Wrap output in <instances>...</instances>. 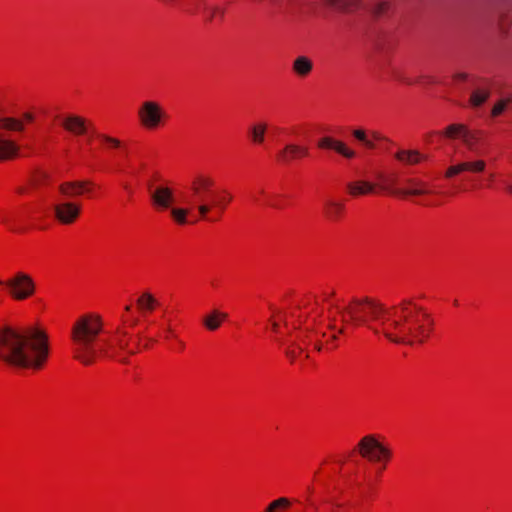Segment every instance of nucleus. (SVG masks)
I'll use <instances>...</instances> for the list:
<instances>
[{"label":"nucleus","instance_id":"1","mask_svg":"<svg viewBox=\"0 0 512 512\" xmlns=\"http://www.w3.org/2000/svg\"><path fill=\"white\" fill-rule=\"evenodd\" d=\"M50 354L49 337L45 330L34 327L0 330V360L8 366L41 370Z\"/></svg>","mask_w":512,"mask_h":512},{"label":"nucleus","instance_id":"2","mask_svg":"<svg viewBox=\"0 0 512 512\" xmlns=\"http://www.w3.org/2000/svg\"><path fill=\"white\" fill-rule=\"evenodd\" d=\"M433 327V320L412 301H403L393 308L392 318L382 324V334L395 343H422Z\"/></svg>","mask_w":512,"mask_h":512},{"label":"nucleus","instance_id":"3","mask_svg":"<svg viewBox=\"0 0 512 512\" xmlns=\"http://www.w3.org/2000/svg\"><path fill=\"white\" fill-rule=\"evenodd\" d=\"M393 308L387 309L377 299L364 297L354 299L347 307L340 311L337 308L329 310V328L335 330L337 323L361 326L369 325L377 333H382V324L388 318H392Z\"/></svg>","mask_w":512,"mask_h":512},{"label":"nucleus","instance_id":"4","mask_svg":"<svg viewBox=\"0 0 512 512\" xmlns=\"http://www.w3.org/2000/svg\"><path fill=\"white\" fill-rule=\"evenodd\" d=\"M104 331V322L97 313H85L73 322L70 331L73 358L85 366L100 356L97 343Z\"/></svg>","mask_w":512,"mask_h":512},{"label":"nucleus","instance_id":"5","mask_svg":"<svg viewBox=\"0 0 512 512\" xmlns=\"http://www.w3.org/2000/svg\"><path fill=\"white\" fill-rule=\"evenodd\" d=\"M137 120L146 131H157L166 126L169 115L164 105L154 99L142 101L137 108Z\"/></svg>","mask_w":512,"mask_h":512},{"label":"nucleus","instance_id":"6","mask_svg":"<svg viewBox=\"0 0 512 512\" xmlns=\"http://www.w3.org/2000/svg\"><path fill=\"white\" fill-rule=\"evenodd\" d=\"M359 455L373 464H379L381 471L391 461L393 453L390 447L382 443L375 435L364 436L357 445Z\"/></svg>","mask_w":512,"mask_h":512},{"label":"nucleus","instance_id":"7","mask_svg":"<svg viewBox=\"0 0 512 512\" xmlns=\"http://www.w3.org/2000/svg\"><path fill=\"white\" fill-rule=\"evenodd\" d=\"M232 200L233 195L227 189L214 190L197 205L200 219L211 221L219 219Z\"/></svg>","mask_w":512,"mask_h":512},{"label":"nucleus","instance_id":"8","mask_svg":"<svg viewBox=\"0 0 512 512\" xmlns=\"http://www.w3.org/2000/svg\"><path fill=\"white\" fill-rule=\"evenodd\" d=\"M9 295L16 301H24L34 296L36 284L25 272H17L5 282Z\"/></svg>","mask_w":512,"mask_h":512},{"label":"nucleus","instance_id":"9","mask_svg":"<svg viewBox=\"0 0 512 512\" xmlns=\"http://www.w3.org/2000/svg\"><path fill=\"white\" fill-rule=\"evenodd\" d=\"M53 218L62 226H73L82 215L81 203L74 201H62L53 205Z\"/></svg>","mask_w":512,"mask_h":512},{"label":"nucleus","instance_id":"10","mask_svg":"<svg viewBox=\"0 0 512 512\" xmlns=\"http://www.w3.org/2000/svg\"><path fill=\"white\" fill-rule=\"evenodd\" d=\"M96 184L90 180L66 181L58 186L59 193L66 198H77L93 194Z\"/></svg>","mask_w":512,"mask_h":512},{"label":"nucleus","instance_id":"11","mask_svg":"<svg viewBox=\"0 0 512 512\" xmlns=\"http://www.w3.org/2000/svg\"><path fill=\"white\" fill-rule=\"evenodd\" d=\"M92 126L91 121L77 114H67L61 119V127L76 137L86 136Z\"/></svg>","mask_w":512,"mask_h":512},{"label":"nucleus","instance_id":"12","mask_svg":"<svg viewBox=\"0 0 512 512\" xmlns=\"http://www.w3.org/2000/svg\"><path fill=\"white\" fill-rule=\"evenodd\" d=\"M317 148L320 150H332L344 159L352 160L357 157V152L342 140L332 136H323L317 141Z\"/></svg>","mask_w":512,"mask_h":512},{"label":"nucleus","instance_id":"13","mask_svg":"<svg viewBox=\"0 0 512 512\" xmlns=\"http://www.w3.org/2000/svg\"><path fill=\"white\" fill-rule=\"evenodd\" d=\"M215 180L207 174H197L190 183L191 195L201 201L209 196L215 189Z\"/></svg>","mask_w":512,"mask_h":512},{"label":"nucleus","instance_id":"14","mask_svg":"<svg viewBox=\"0 0 512 512\" xmlns=\"http://www.w3.org/2000/svg\"><path fill=\"white\" fill-rule=\"evenodd\" d=\"M151 204L157 211L170 209L175 202L174 190L166 185L156 186L150 194Z\"/></svg>","mask_w":512,"mask_h":512},{"label":"nucleus","instance_id":"15","mask_svg":"<svg viewBox=\"0 0 512 512\" xmlns=\"http://www.w3.org/2000/svg\"><path fill=\"white\" fill-rule=\"evenodd\" d=\"M487 163L483 159H475L471 161H463L449 166L444 174L446 179L454 178L463 172L472 174H481L486 170Z\"/></svg>","mask_w":512,"mask_h":512},{"label":"nucleus","instance_id":"16","mask_svg":"<svg viewBox=\"0 0 512 512\" xmlns=\"http://www.w3.org/2000/svg\"><path fill=\"white\" fill-rule=\"evenodd\" d=\"M309 156V148L307 146L290 143L285 145L276 154V161L280 164H290L295 160H300Z\"/></svg>","mask_w":512,"mask_h":512},{"label":"nucleus","instance_id":"17","mask_svg":"<svg viewBox=\"0 0 512 512\" xmlns=\"http://www.w3.org/2000/svg\"><path fill=\"white\" fill-rule=\"evenodd\" d=\"M492 92V86L489 81L484 80L479 83L471 92L468 103L472 108H479L487 102Z\"/></svg>","mask_w":512,"mask_h":512},{"label":"nucleus","instance_id":"18","mask_svg":"<svg viewBox=\"0 0 512 512\" xmlns=\"http://www.w3.org/2000/svg\"><path fill=\"white\" fill-rule=\"evenodd\" d=\"M322 211L327 220L338 222L344 217L346 207L343 201L330 198L324 202Z\"/></svg>","mask_w":512,"mask_h":512},{"label":"nucleus","instance_id":"19","mask_svg":"<svg viewBox=\"0 0 512 512\" xmlns=\"http://www.w3.org/2000/svg\"><path fill=\"white\" fill-rule=\"evenodd\" d=\"M21 148L14 141L0 135V162L12 161L20 156Z\"/></svg>","mask_w":512,"mask_h":512},{"label":"nucleus","instance_id":"20","mask_svg":"<svg viewBox=\"0 0 512 512\" xmlns=\"http://www.w3.org/2000/svg\"><path fill=\"white\" fill-rule=\"evenodd\" d=\"M375 190L376 184L364 180L351 181L346 184V192L353 198L373 194Z\"/></svg>","mask_w":512,"mask_h":512},{"label":"nucleus","instance_id":"21","mask_svg":"<svg viewBox=\"0 0 512 512\" xmlns=\"http://www.w3.org/2000/svg\"><path fill=\"white\" fill-rule=\"evenodd\" d=\"M395 158L408 166L419 165L428 160V156L418 150H399L395 153Z\"/></svg>","mask_w":512,"mask_h":512},{"label":"nucleus","instance_id":"22","mask_svg":"<svg viewBox=\"0 0 512 512\" xmlns=\"http://www.w3.org/2000/svg\"><path fill=\"white\" fill-rule=\"evenodd\" d=\"M313 61L308 56H298L292 63V72L300 77L306 78L313 71Z\"/></svg>","mask_w":512,"mask_h":512},{"label":"nucleus","instance_id":"23","mask_svg":"<svg viewBox=\"0 0 512 512\" xmlns=\"http://www.w3.org/2000/svg\"><path fill=\"white\" fill-rule=\"evenodd\" d=\"M269 322L271 324L272 331L275 333L279 332L281 323H284L285 326L291 325L294 328H300V323H301L299 321V325H297L296 323L291 322L290 319L288 318L287 314L284 311L276 309V308L272 309V313L270 315Z\"/></svg>","mask_w":512,"mask_h":512},{"label":"nucleus","instance_id":"24","mask_svg":"<svg viewBox=\"0 0 512 512\" xmlns=\"http://www.w3.org/2000/svg\"><path fill=\"white\" fill-rule=\"evenodd\" d=\"M352 136L363 144L367 149H374L376 147L374 141L380 140V136L376 132H367L364 129H354Z\"/></svg>","mask_w":512,"mask_h":512},{"label":"nucleus","instance_id":"25","mask_svg":"<svg viewBox=\"0 0 512 512\" xmlns=\"http://www.w3.org/2000/svg\"><path fill=\"white\" fill-rule=\"evenodd\" d=\"M267 124L264 122H258L253 124L248 130V137L254 145H262L265 141V135L267 132Z\"/></svg>","mask_w":512,"mask_h":512},{"label":"nucleus","instance_id":"26","mask_svg":"<svg viewBox=\"0 0 512 512\" xmlns=\"http://www.w3.org/2000/svg\"><path fill=\"white\" fill-rule=\"evenodd\" d=\"M24 129L25 126L21 119L14 117H0V135H4L5 131L23 132Z\"/></svg>","mask_w":512,"mask_h":512},{"label":"nucleus","instance_id":"27","mask_svg":"<svg viewBox=\"0 0 512 512\" xmlns=\"http://www.w3.org/2000/svg\"><path fill=\"white\" fill-rule=\"evenodd\" d=\"M227 313L213 310L203 319V325L210 331L217 330L227 318Z\"/></svg>","mask_w":512,"mask_h":512},{"label":"nucleus","instance_id":"28","mask_svg":"<svg viewBox=\"0 0 512 512\" xmlns=\"http://www.w3.org/2000/svg\"><path fill=\"white\" fill-rule=\"evenodd\" d=\"M468 126L462 123H453L448 125L443 131L442 136L449 140H463Z\"/></svg>","mask_w":512,"mask_h":512},{"label":"nucleus","instance_id":"29","mask_svg":"<svg viewBox=\"0 0 512 512\" xmlns=\"http://www.w3.org/2000/svg\"><path fill=\"white\" fill-rule=\"evenodd\" d=\"M159 301L150 292H143L136 300L137 308L143 312H152L158 306Z\"/></svg>","mask_w":512,"mask_h":512},{"label":"nucleus","instance_id":"30","mask_svg":"<svg viewBox=\"0 0 512 512\" xmlns=\"http://www.w3.org/2000/svg\"><path fill=\"white\" fill-rule=\"evenodd\" d=\"M324 3L330 8L342 11L350 12L357 9L360 5V0H323Z\"/></svg>","mask_w":512,"mask_h":512},{"label":"nucleus","instance_id":"31","mask_svg":"<svg viewBox=\"0 0 512 512\" xmlns=\"http://www.w3.org/2000/svg\"><path fill=\"white\" fill-rule=\"evenodd\" d=\"M483 136L484 132L482 130L468 128L462 142L468 150L474 151L483 139Z\"/></svg>","mask_w":512,"mask_h":512},{"label":"nucleus","instance_id":"32","mask_svg":"<svg viewBox=\"0 0 512 512\" xmlns=\"http://www.w3.org/2000/svg\"><path fill=\"white\" fill-rule=\"evenodd\" d=\"M169 210L170 216L176 224L181 226L187 224V216L189 214V209L172 206Z\"/></svg>","mask_w":512,"mask_h":512},{"label":"nucleus","instance_id":"33","mask_svg":"<svg viewBox=\"0 0 512 512\" xmlns=\"http://www.w3.org/2000/svg\"><path fill=\"white\" fill-rule=\"evenodd\" d=\"M291 506V502L288 498L282 497L277 500H274L269 504L266 508L265 512H281L286 511Z\"/></svg>","mask_w":512,"mask_h":512},{"label":"nucleus","instance_id":"34","mask_svg":"<svg viewBox=\"0 0 512 512\" xmlns=\"http://www.w3.org/2000/svg\"><path fill=\"white\" fill-rule=\"evenodd\" d=\"M411 183H415V187L414 188H410V189H407L403 192L404 195L406 196H421V195H426V194H430L431 192L426 188L427 185L426 183L424 182H415V181H410Z\"/></svg>","mask_w":512,"mask_h":512},{"label":"nucleus","instance_id":"35","mask_svg":"<svg viewBox=\"0 0 512 512\" xmlns=\"http://www.w3.org/2000/svg\"><path fill=\"white\" fill-rule=\"evenodd\" d=\"M400 82L406 85H414V84H434L436 81L430 76H420L418 78H398Z\"/></svg>","mask_w":512,"mask_h":512},{"label":"nucleus","instance_id":"36","mask_svg":"<svg viewBox=\"0 0 512 512\" xmlns=\"http://www.w3.org/2000/svg\"><path fill=\"white\" fill-rule=\"evenodd\" d=\"M511 102H512L511 98L501 99L498 102H496L491 110V116L492 117L500 116L506 110L509 103H511Z\"/></svg>","mask_w":512,"mask_h":512},{"label":"nucleus","instance_id":"37","mask_svg":"<svg viewBox=\"0 0 512 512\" xmlns=\"http://www.w3.org/2000/svg\"><path fill=\"white\" fill-rule=\"evenodd\" d=\"M390 3L388 1L382 0L376 3L372 9V13L379 17L386 14L390 9Z\"/></svg>","mask_w":512,"mask_h":512},{"label":"nucleus","instance_id":"38","mask_svg":"<svg viewBox=\"0 0 512 512\" xmlns=\"http://www.w3.org/2000/svg\"><path fill=\"white\" fill-rule=\"evenodd\" d=\"M99 138L109 149H118L121 147V141L117 138L108 135H100Z\"/></svg>","mask_w":512,"mask_h":512},{"label":"nucleus","instance_id":"39","mask_svg":"<svg viewBox=\"0 0 512 512\" xmlns=\"http://www.w3.org/2000/svg\"><path fill=\"white\" fill-rule=\"evenodd\" d=\"M316 321V315H310L305 320V328L309 330Z\"/></svg>","mask_w":512,"mask_h":512},{"label":"nucleus","instance_id":"40","mask_svg":"<svg viewBox=\"0 0 512 512\" xmlns=\"http://www.w3.org/2000/svg\"><path fill=\"white\" fill-rule=\"evenodd\" d=\"M468 78L466 73H456L453 75V80L457 82H463Z\"/></svg>","mask_w":512,"mask_h":512},{"label":"nucleus","instance_id":"41","mask_svg":"<svg viewBox=\"0 0 512 512\" xmlns=\"http://www.w3.org/2000/svg\"><path fill=\"white\" fill-rule=\"evenodd\" d=\"M24 122L31 123L34 121V115L30 112H25L23 114V118L21 119Z\"/></svg>","mask_w":512,"mask_h":512},{"label":"nucleus","instance_id":"42","mask_svg":"<svg viewBox=\"0 0 512 512\" xmlns=\"http://www.w3.org/2000/svg\"><path fill=\"white\" fill-rule=\"evenodd\" d=\"M175 337H176L175 331L173 330V328L170 325H168L167 329H166V336H165V338L166 339H172V338H175Z\"/></svg>","mask_w":512,"mask_h":512},{"label":"nucleus","instance_id":"43","mask_svg":"<svg viewBox=\"0 0 512 512\" xmlns=\"http://www.w3.org/2000/svg\"><path fill=\"white\" fill-rule=\"evenodd\" d=\"M223 12L220 8L215 7L212 9L211 18L216 17L217 15L222 16Z\"/></svg>","mask_w":512,"mask_h":512},{"label":"nucleus","instance_id":"44","mask_svg":"<svg viewBox=\"0 0 512 512\" xmlns=\"http://www.w3.org/2000/svg\"><path fill=\"white\" fill-rule=\"evenodd\" d=\"M287 354H288L289 357H291L293 359L296 356V351H295V349H292V350H289L287 352Z\"/></svg>","mask_w":512,"mask_h":512},{"label":"nucleus","instance_id":"45","mask_svg":"<svg viewBox=\"0 0 512 512\" xmlns=\"http://www.w3.org/2000/svg\"><path fill=\"white\" fill-rule=\"evenodd\" d=\"M506 191H507L509 194H512V184L507 185V187H506Z\"/></svg>","mask_w":512,"mask_h":512},{"label":"nucleus","instance_id":"46","mask_svg":"<svg viewBox=\"0 0 512 512\" xmlns=\"http://www.w3.org/2000/svg\"><path fill=\"white\" fill-rule=\"evenodd\" d=\"M343 329H344V327H343V326H341V327L339 328V330H338V333H342V332H343Z\"/></svg>","mask_w":512,"mask_h":512},{"label":"nucleus","instance_id":"47","mask_svg":"<svg viewBox=\"0 0 512 512\" xmlns=\"http://www.w3.org/2000/svg\"><path fill=\"white\" fill-rule=\"evenodd\" d=\"M489 178H490V180H493L494 179V174H491Z\"/></svg>","mask_w":512,"mask_h":512},{"label":"nucleus","instance_id":"48","mask_svg":"<svg viewBox=\"0 0 512 512\" xmlns=\"http://www.w3.org/2000/svg\"><path fill=\"white\" fill-rule=\"evenodd\" d=\"M125 310L129 311L130 310V306H126Z\"/></svg>","mask_w":512,"mask_h":512},{"label":"nucleus","instance_id":"49","mask_svg":"<svg viewBox=\"0 0 512 512\" xmlns=\"http://www.w3.org/2000/svg\"><path fill=\"white\" fill-rule=\"evenodd\" d=\"M18 193L22 194V193H23V190H22V189H19V190H18Z\"/></svg>","mask_w":512,"mask_h":512}]
</instances>
